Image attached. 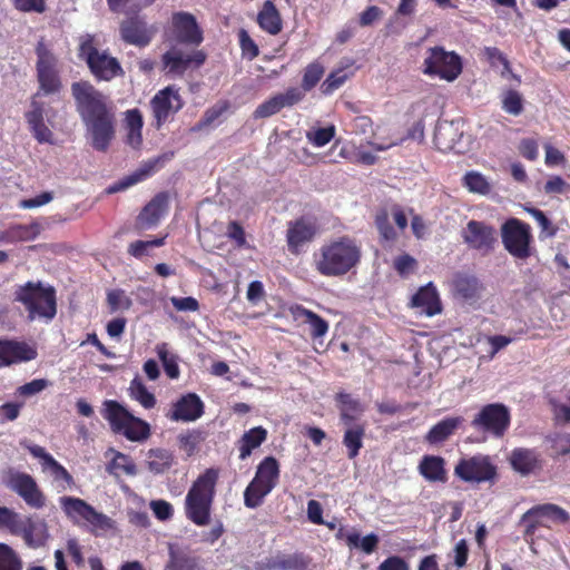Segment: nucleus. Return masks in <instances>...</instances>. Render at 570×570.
Here are the masks:
<instances>
[{
    "mask_svg": "<svg viewBox=\"0 0 570 570\" xmlns=\"http://www.w3.org/2000/svg\"><path fill=\"white\" fill-rule=\"evenodd\" d=\"M71 94L89 144L98 151L107 150L116 134L115 112L108 98L88 81L73 82Z\"/></svg>",
    "mask_w": 570,
    "mask_h": 570,
    "instance_id": "1",
    "label": "nucleus"
},
{
    "mask_svg": "<svg viewBox=\"0 0 570 570\" xmlns=\"http://www.w3.org/2000/svg\"><path fill=\"white\" fill-rule=\"evenodd\" d=\"M361 259V244L344 235L323 243L313 253L312 266L321 276L343 277L354 272Z\"/></svg>",
    "mask_w": 570,
    "mask_h": 570,
    "instance_id": "2",
    "label": "nucleus"
},
{
    "mask_svg": "<svg viewBox=\"0 0 570 570\" xmlns=\"http://www.w3.org/2000/svg\"><path fill=\"white\" fill-rule=\"evenodd\" d=\"M219 470L206 469L193 482L185 498V515L198 527L210 523L212 507L216 495Z\"/></svg>",
    "mask_w": 570,
    "mask_h": 570,
    "instance_id": "3",
    "label": "nucleus"
},
{
    "mask_svg": "<svg viewBox=\"0 0 570 570\" xmlns=\"http://www.w3.org/2000/svg\"><path fill=\"white\" fill-rule=\"evenodd\" d=\"M0 529L21 537L24 544L31 549L45 547L50 539L49 525L45 519L35 515L22 517L13 509L1 505Z\"/></svg>",
    "mask_w": 570,
    "mask_h": 570,
    "instance_id": "4",
    "label": "nucleus"
},
{
    "mask_svg": "<svg viewBox=\"0 0 570 570\" xmlns=\"http://www.w3.org/2000/svg\"><path fill=\"white\" fill-rule=\"evenodd\" d=\"M58 501L62 512L73 524L86 527L95 533L114 528L115 522L108 515L97 511L82 499L63 495Z\"/></svg>",
    "mask_w": 570,
    "mask_h": 570,
    "instance_id": "5",
    "label": "nucleus"
},
{
    "mask_svg": "<svg viewBox=\"0 0 570 570\" xmlns=\"http://www.w3.org/2000/svg\"><path fill=\"white\" fill-rule=\"evenodd\" d=\"M17 299L21 302L31 321L43 318L51 321L56 313V294L52 287H46L40 283L28 282L17 291Z\"/></svg>",
    "mask_w": 570,
    "mask_h": 570,
    "instance_id": "6",
    "label": "nucleus"
},
{
    "mask_svg": "<svg viewBox=\"0 0 570 570\" xmlns=\"http://www.w3.org/2000/svg\"><path fill=\"white\" fill-rule=\"evenodd\" d=\"M102 415L109 422L114 432L122 434L130 441H142L149 436V424L134 416L116 401H105Z\"/></svg>",
    "mask_w": 570,
    "mask_h": 570,
    "instance_id": "7",
    "label": "nucleus"
},
{
    "mask_svg": "<svg viewBox=\"0 0 570 570\" xmlns=\"http://www.w3.org/2000/svg\"><path fill=\"white\" fill-rule=\"evenodd\" d=\"M279 479V465L275 458H265L257 466L254 479L244 491V504L249 509H256L263 504L264 499L277 485Z\"/></svg>",
    "mask_w": 570,
    "mask_h": 570,
    "instance_id": "8",
    "label": "nucleus"
},
{
    "mask_svg": "<svg viewBox=\"0 0 570 570\" xmlns=\"http://www.w3.org/2000/svg\"><path fill=\"white\" fill-rule=\"evenodd\" d=\"M462 70V58L456 52L448 51L440 46L431 47L426 50L422 63V72L425 76L453 82L460 77Z\"/></svg>",
    "mask_w": 570,
    "mask_h": 570,
    "instance_id": "9",
    "label": "nucleus"
},
{
    "mask_svg": "<svg viewBox=\"0 0 570 570\" xmlns=\"http://www.w3.org/2000/svg\"><path fill=\"white\" fill-rule=\"evenodd\" d=\"M79 56L98 79L110 80L122 72L119 61L108 52L98 50L89 35L80 39Z\"/></svg>",
    "mask_w": 570,
    "mask_h": 570,
    "instance_id": "10",
    "label": "nucleus"
},
{
    "mask_svg": "<svg viewBox=\"0 0 570 570\" xmlns=\"http://www.w3.org/2000/svg\"><path fill=\"white\" fill-rule=\"evenodd\" d=\"M504 248L515 258L525 259L530 256L532 239L530 226L517 218H510L501 228Z\"/></svg>",
    "mask_w": 570,
    "mask_h": 570,
    "instance_id": "11",
    "label": "nucleus"
},
{
    "mask_svg": "<svg viewBox=\"0 0 570 570\" xmlns=\"http://www.w3.org/2000/svg\"><path fill=\"white\" fill-rule=\"evenodd\" d=\"M205 60L203 50H189L178 46H173L161 57L164 70L170 77H181L187 70L199 68Z\"/></svg>",
    "mask_w": 570,
    "mask_h": 570,
    "instance_id": "12",
    "label": "nucleus"
},
{
    "mask_svg": "<svg viewBox=\"0 0 570 570\" xmlns=\"http://www.w3.org/2000/svg\"><path fill=\"white\" fill-rule=\"evenodd\" d=\"M4 482L28 507L38 510L46 505V495L30 474L11 470Z\"/></svg>",
    "mask_w": 570,
    "mask_h": 570,
    "instance_id": "13",
    "label": "nucleus"
},
{
    "mask_svg": "<svg viewBox=\"0 0 570 570\" xmlns=\"http://www.w3.org/2000/svg\"><path fill=\"white\" fill-rule=\"evenodd\" d=\"M454 473L465 482H493L497 476V468L489 456L478 454L461 459L454 469Z\"/></svg>",
    "mask_w": 570,
    "mask_h": 570,
    "instance_id": "14",
    "label": "nucleus"
},
{
    "mask_svg": "<svg viewBox=\"0 0 570 570\" xmlns=\"http://www.w3.org/2000/svg\"><path fill=\"white\" fill-rule=\"evenodd\" d=\"M350 126L351 134L364 137L365 145L371 147L374 151H385L391 147L399 145L401 141V139L394 137L386 130L381 132L380 127L374 131L372 119L367 116L355 117Z\"/></svg>",
    "mask_w": 570,
    "mask_h": 570,
    "instance_id": "15",
    "label": "nucleus"
},
{
    "mask_svg": "<svg viewBox=\"0 0 570 570\" xmlns=\"http://www.w3.org/2000/svg\"><path fill=\"white\" fill-rule=\"evenodd\" d=\"M168 40L183 45L198 46L203 42V31L199 28L196 18L188 12H175L171 22L166 30Z\"/></svg>",
    "mask_w": 570,
    "mask_h": 570,
    "instance_id": "16",
    "label": "nucleus"
},
{
    "mask_svg": "<svg viewBox=\"0 0 570 570\" xmlns=\"http://www.w3.org/2000/svg\"><path fill=\"white\" fill-rule=\"evenodd\" d=\"M510 423V413L503 404L494 403L485 405L472 421V425L481 431L501 436Z\"/></svg>",
    "mask_w": 570,
    "mask_h": 570,
    "instance_id": "17",
    "label": "nucleus"
},
{
    "mask_svg": "<svg viewBox=\"0 0 570 570\" xmlns=\"http://www.w3.org/2000/svg\"><path fill=\"white\" fill-rule=\"evenodd\" d=\"M183 104L179 91L175 86H168L159 90L150 101L157 127H160L170 116L179 111Z\"/></svg>",
    "mask_w": 570,
    "mask_h": 570,
    "instance_id": "18",
    "label": "nucleus"
},
{
    "mask_svg": "<svg viewBox=\"0 0 570 570\" xmlns=\"http://www.w3.org/2000/svg\"><path fill=\"white\" fill-rule=\"evenodd\" d=\"M39 92L33 97L30 110L26 112V119L29 125L30 131L40 144H52L53 135L50 128L46 125L45 119L52 125L51 109L47 108L43 104L37 100Z\"/></svg>",
    "mask_w": 570,
    "mask_h": 570,
    "instance_id": "19",
    "label": "nucleus"
},
{
    "mask_svg": "<svg viewBox=\"0 0 570 570\" xmlns=\"http://www.w3.org/2000/svg\"><path fill=\"white\" fill-rule=\"evenodd\" d=\"M464 243L472 249L488 254L497 242V233L492 226L482 222L470 220L461 233Z\"/></svg>",
    "mask_w": 570,
    "mask_h": 570,
    "instance_id": "20",
    "label": "nucleus"
},
{
    "mask_svg": "<svg viewBox=\"0 0 570 570\" xmlns=\"http://www.w3.org/2000/svg\"><path fill=\"white\" fill-rule=\"evenodd\" d=\"M318 225L313 217H301L291 222L287 227V245L292 253H299L301 248L312 242L318 234Z\"/></svg>",
    "mask_w": 570,
    "mask_h": 570,
    "instance_id": "21",
    "label": "nucleus"
},
{
    "mask_svg": "<svg viewBox=\"0 0 570 570\" xmlns=\"http://www.w3.org/2000/svg\"><path fill=\"white\" fill-rule=\"evenodd\" d=\"M37 356V347L32 344L17 340H0V367L27 363Z\"/></svg>",
    "mask_w": 570,
    "mask_h": 570,
    "instance_id": "22",
    "label": "nucleus"
},
{
    "mask_svg": "<svg viewBox=\"0 0 570 570\" xmlns=\"http://www.w3.org/2000/svg\"><path fill=\"white\" fill-rule=\"evenodd\" d=\"M30 454L39 459L41 469L45 473H49L52 479L60 483L62 490L70 488L75 484L71 474L62 466L50 453L42 446L36 444L26 445Z\"/></svg>",
    "mask_w": 570,
    "mask_h": 570,
    "instance_id": "23",
    "label": "nucleus"
},
{
    "mask_svg": "<svg viewBox=\"0 0 570 570\" xmlns=\"http://www.w3.org/2000/svg\"><path fill=\"white\" fill-rule=\"evenodd\" d=\"M204 414V402L195 393H187L171 404L166 416L173 422H195Z\"/></svg>",
    "mask_w": 570,
    "mask_h": 570,
    "instance_id": "24",
    "label": "nucleus"
},
{
    "mask_svg": "<svg viewBox=\"0 0 570 570\" xmlns=\"http://www.w3.org/2000/svg\"><path fill=\"white\" fill-rule=\"evenodd\" d=\"M411 306L429 317L442 312L439 293L432 283L422 286L411 299Z\"/></svg>",
    "mask_w": 570,
    "mask_h": 570,
    "instance_id": "25",
    "label": "nucleus"
},
{
    "mask_svg": "<svg viewBox=\"0 0 570 570\" xmlns=\"http://www.w3.org/2000/svg\"><path fill=\"white\" fill-rule=\"evenodd\" d=\"M512 468L522 475L534 473L542 466L540 454L531 449L518 448L510 454Z\"/></svg>",
    "mask_w": 570,
    "mask_h": 570,
    "instance_id": "26",
    "label": "nucleus"
},
{
    "mask_svg": "<svg viewBox=\"0 0 570 570\" xmlns=\"http://www.w3.org/2000/svg\"><path fill=\"white\" fill-rule=\"evenodd\" d=\"M42 230L38 222L29 224H14L0 232V243L14 244L19 242H31L36 239Z\"/></svg>",
    "mask_w": 570,
    "mask_h": 570,
    "instance_id": "27",
    "label": "nucleus"
},
{
    "mask_svg": "<svg viewBox=\"0 0 570 570\" xmlns=\"http://www.w3.org/2000/svg\"><path fill=\"white\" fill-rule=\"evenodd\" d=\"M289 313L295 322L309 325L314 338L323 337L328 331V324L324 318L301 305L291 306Z\"/></svg>",
    "mask_w": 570,
    "mask_h": 570,
    "instance_id": "28",
    "label": "nucleus"
},
{
    "mask_svg": "<svg viewBox=\"0 0 570 570\" xmlns=\"http://www.w3.org/2000/svg\"><path fill=\"white\" fill-rule=\"evenodd\" d=\"M154 33V30L140 20H130L121 26L122 39L140 47L148 45Z\"/></svg>",
    "mask_w": 570,
    "mask_h": 570,
    "instance_id": "29",
    "label": "nucleus"
},
{
    "mask_svg": "<svg viewBox=\"0 0 570 570\" xmlns=\"http://www.w3.org/2000/svg\"><path fill=\"white\" fill-rule=\"evenodd\" d=\"M257 23L265 32L276 36L282 31L283 21L275 4L267 0L257 13Z\"/></svg>",
    "mask_w": 570,
    "mask_h": 570,
    "instance_id": "30",
    "label": "nucleus"
},
{
    "mask_svg": "<svg viewBox=\"0 0 570 570\" xmlns=\"http://www.w3.org/2000/svg\"><path fill=\"white\" fill-rule=\"evenodd\" d=\"M168 197L165 194L157 195L150 200L138 217L141 227L148 228L157 224L167 210Z\"/></svg>",
    "mask_w": 570,
    "mask_h": 570,
    "instance_id": "31",
    "label": "nucleus"
},
{
    "mask_svg": "<svg viewBox=\"0 0 570 570\" xmlns=\"http://www.w3.org/2000/svg\"><path fill=\"white\" fill-rule=\"evenodd\" d=\"M452 287L455 295L464 299L478 298L483 291L480 281L475 276L466 274L455 275L452 281Z\"/></svg>",
    "mask_w": 570,
    "mask_h": 570,
    "instance_id": "32",
    "label": "nucleus"
},
{
    "mask_svg": "<svg viewBox=\"0 0 570 570\" xmlns=\"http://www.w3.org/2000/svg\"><path fill=\"white\" fill-rule=\"evenodd\" d=\"M461 134L453 122H441L436 126L434 132V144L441 151H450L456 148Z\"/></svg>",
    "mask_w": 570,
    "mask_h": 570,
    "instance_id": "33",
    "label": "nucleus"
},
{
    "mask_svg": "<svg viewBox=\"0 0 570 570\" xmlns=\"http://www.w3.org/2000/svg\"><path fill=\"white\" fill-rule=\"evenodd\" d=\"M444 460L438 455H425L422 458L419 471L430 482H445L446 470Z\"/></svg>",
    "mask_w": 570,
    "mask_h": 570,
    "instance_id": "34",
    "label": "nucleus"
},
{
    "mask_svg": "<svg viewBox=\"0 0 570 570\" xmlns=\"http://www.w3.org/2000/svg\"><path fill=\"white\" fill-rule=\"evenodd\" d=\"M535 514L543 517V520L548 522L549 527H551V524L566 523L570 519L569 513L564 509L552 503L540 504L529 509L527 519Z\"/></svg>",
    "mask_w": 570,
    "mask_h": 570,
    "instance_id": "35",
    "label": "nucleus"
},
{
    "mask_svg": "<svg viewBox=\"0 0 570 570\" xmlns=\"http://www.w3.org/2000/svg\"><path fill=\"white\" fill-rule=\"evenodd\" d=\"M267 431L256 426L245 432L238 442L239 459L246 460L266 440Z\"/></svg>",
    "mask_w": 570,
    "mask_h": 570,
    "instance_id": "36",
    "label": "nucleus"
},
{
    "mask_svg": "<svg viewBox=\"0 0 570 570\" xmlns=\"http://www.w3.org/2000/svg\"><path fill=\"white\" fill-rule=\"evenodd\" d=\"M463 422L462 417H446L435 424L426 434L425 440L430 444H439L451 436Z\"/></svg>",
    "mask_w": 570,
    "mask_h": 570,
    "instance_id": "37",
    "label": "nucleus"
},
{
    "mask_svg": "<svg viewBox=\"0 0 570 570\" xmlns=\"http://www.w3.org/2000/svg\"><path fill=\"white\" fill-rule=\"evenodd\" d=\"M106 456H110V463L107 466V471L109 473L117 476L120 474H136V465L128 455L114 449H109L106 452Z\"/></svg>",
    "mask_w": 570,
    "mask_h": 570,
    "instance_id": "38",
    "label": "nucleus"
},
{
    "mask_svg": "<svg viewBox=\"0 0 570 570\" xmlns=\"http://www.w3.org/2000/svg\"><path fill=\"white\" fill-rule=\"evenodd\" d=\"M126 130L127 144L132 148H138L141 145L142 136V116L139 110L131 109L126 112Z\"/></svg>",
    "mask_w": 570,
    "mask_h": 570,
    "instance_id": "39",
    "label": "nucleus"
},
{
    "mask_svg": "<svg viewBox=\"0 0 570 570\" xmlns=\"http://www.w3.org/2000/svg\"><path fill=\"white\" fill-rule=\"evenodd\" d=\"M341 419L345 425H352L363 413L364 409L361 403L353 399L350 394L341 393L337 395Z\"/></svg>",
    "mask_w": 570,
    "mask_h": 570,
    "instance_id": "40",
    "label": "nucleus"
},
{
    "mask_svg": "<svg viewBox=\"0 0 570 570\" xmlns=\"http://www.w3.org/2000/svg\"><path fill=\"white\" fill-rule=\"evenodd\" d=\"M365 429L361 424L346 425L343 443L347 449L350 459H354L363 446Z\"/></svg>",
    "mask_w": 570,
    "mask_h": 570,
    "instance_id": "41",
    "label": "nucleus"
},
{
    "mask_svg": "<svg viewBox=\"0 0 570 570\" xmlns=\"http://www.w3.org/2000/svg\"><path fill=\"white\" fill-rule=\"evenodd\" d=\"M364 147V144L355 145L351 142L341 149L340 155L352 163L374 165L377 157L372 151L365 150Z\"/></svg>",
    "mask_w": 570,
    "mask_h": 570,
    "instance_id": "42",
    "label": "nucleus"
},
{
    "mask_svg": "<svg viewBox=\"0 0 570 570\" xmlns=\"http://www.w3.org/2000/svg\"><path fill=\"white\" fill-rule=\"evenodd\" d=\"M463 186L473 194L488 195L491 193L493 184L483 174L476 170H470L463 176Z\"/></svg>",
    "mask_w": 570,
    "mask_h": 570,
    "instance_id": "43",
    "label": "nucleus"
},
{
    "mask_svg": "<svg viewBox=\"0 0 570 570\" xmlns=\"http://www.w3.org/2000/svg\"><path fill=\"white\" fill-rule=\"evenodd\" d=\"M379 541V537L375 533H370L361 538L357 531L352 530L351 534L346 535V544L348 548L360 549L366 554H371L375 551Z\"/></svg>",
    "mask_w": 570,
    "mask_h": 570,
    "instance_id": "44",
    "label": "nucleus"
},
{
    "mask_svg": "<svg viewBox=\"0 0 570 570\" xmlns=\"http://www.w3.org/2000/svg\"><path fill=\"white\" fill-rule=\"evenodd\" d=\"M129 395L145 409H153L156 404L155 395L148 391L139 377H135L129 385Z\"/></svg>",
    "mask_w": 570,
    "mask_h": 570,
    "instance_id": "45",
    "label": "nucleus"
},
{
    "mask_svg": "<svg viewBox=\"0 0 570 570\" xmlns=\"http://www.w3.org/2000/svg\"><path fill=\"white\" fill-rule=\"evenodd\" d=\"M173 463L171 454L161 449L150 450L148 452L147 464L151 472L161 473Z\"/></svg>",
    "mask_w": 570,
    "mask_h": 570,
    "instance_id": "46",
    "label": "nucleus"
},
{
    "mask_svg": "<svg viewBox=\"0 0 570 570\" xmlns=\"http://www.w3.org/2000/svg\"><path fill=\"white\" fill-rule=\"evenodd\" d=\"M156 352L163 363L166 374L170 379H177L180 373L177 363V357L169 352L168 345L166 343L158 344L156 346Z\"/></svg>",
    "mask_w": 570,
    "mask_h": 570,
    "instance_id": "47",
    "label": "nucleus"
},
{
    "mask_svg": "<svg viewBox=\"0 0 570 570\" xmlns=\"http://www.w3.org/2000/svg\"><path fill=\"white\" fill-rule=\"evenodd\" d=\"M159 163V159L155 160L153 164L146 165L144 168H140L139 170L135 171L134 174L125 177L118 184L111 186L109 188L110 193L122 190L127 187H130L145 178H147L153 171L155 166Z\"/></svg>",
    "mask_w": 570,
    "mask_h": 570,
    "instance_id": "48",
    "label": "nucleus"
},
{
    "mask_svg": "<svg viewBox=\"0 0 570 570\" xmlns=\"http://www.w3.org/2000/svg\"><path fill=\"white\" fill-rule=\"evenodd\" d=\"M20 556L9 544L0 543V570H22Z\"/></svg>",
    "mask_w": 570,
    "mask_h": 570,
    "instance_id": "49",
    "label": "nucleus"
},
{
    "mask_svg": "<svg viewBox=\"0 0 570 570\" xmlns=\"http://www.w3.org/2000/svg\"><path fill=\"white\" fill-rule=\"evenodd\" d=\"M335 126L331 125L324 128H311L305 137L314 147L321 148L327 145L335 137Z\"/></svg>",
    "mask_w": 570,
    "mask_h": 570,
    "instance_id": "50",
    "label": "nucleus"
},
{
    "mask_svg": "<svg viewBox=\"0 0 570 570\" xmlns=\"http://www.w3.org/2000/svg\"><path fill=\"white\" fill-rule=\"evenodd\" d=\"M352 76V72L344 68L332 71L322 83V91L325 95L333 94Z\"/></svg>",
    "mask_w": 570,
    "mask_h": 570,
    "instance_id": "51",
    "label": "nucleus"
},
{
    "mask_svg": "<svg viewBox=\"0 0 570 570\" xmlns=\"http://www.w3.org/2000/svg\"><path fill=\"white\" fill-rule=\"evenodd\" d=\"M37 71H57V58L43 42L37 46Z\"/></svg>",
    "mask_w": 570,
    "mask_h": 570,
    "instance_id": "52",
    "label": "nucleus"
},
{
    "mask_svg": "<svg viewBox=\"0 0 570 570\" xmlns=\"http://www.w3.org/2000/svg\"><path fill=\"white\" fill-rule=\"evenodd\" d=\"M40 89L45 94H55L60 90L61 82L57 71H37Z\"/></svg>",
    "mask_w": 570,
    "mask_h": 570,
    "instance_id": "53",
    "label": "nucleus"
},
{
    "mask_svg": "<svg viewBox=\"0 0 570 570\" xmlns=\"http://www.w3.org/2000/svg\"><path fill=\"white\" fill-rule=\"evenodd\" d=\"M107 301L112 312L127 311L132 305L131 298L122 289L110 291Z\"/></svg>",
    "mask_w": 570,
    "mask_h": 570,
    "instance_id": "54",
    "label": "nucleus"
},
{
    "mask_svg": "<svg viewBox=\"0 0 570 570\" xmlns=\"http://www.w3.org/2000/svg\"><path fill=\"white\" fill-rule=\"evenodd\" d=\"M324 75V67L320 62L309 63L304 72L302 86L304 90H311Z\"/></svg>",
    "mask_w": 570,
    "mask_h": 570,
    "instance_id": "55",
    "label": "nucleus"
},
{
    "mask_svg": "<svg viewBox=\"0 0 570 570\" xmlns=\"http://www.w3.org/2000/svg\"><path fill=\"white\" fill-rule=\"evenodd\" d=\"M165 238H155L153 240H136L128 246V253L136 258L145 256L149 248L160 247L164 245Z\"/></svg>",
    "mask_w": 570,
    "mask_h": 570,
    "instance_id": "56",
    "label": "nucleus"
},
{
    "mask_svg": "<svg viewBox=\"0 0 570 570\" xmlns=\"http://www.w3.org/2000/svg\"><path fill=\"white\" fill-rule=\"evenodd\" d=\"M283 104L279 99V96L276 95L268 100L261 104L256 110L254 111L255 118H267L275 114H277L281 109H283Z\"/></svg>",
    "mask_w": 570,
    "mask_h": 570,
    "instance_id": "57",
    "label": "nucleus"
},
{
    "mask_svg": "<svg viewBox=\"0 0 570 570\" xmlns=\"http://www.w3.org/2000/svg\"><path fill=\"white\" fill-rule=\"evenodd\" d=\"M502 108L508 114L518 116L522 112L523 105L521 95L518 91L509 90L502 99Z\"/></svg>",
    "mask_w": 570,
    "mask_h": 570,
    "instance_id": "58",
    "label": "nucleus"
},
{
    "mask_svg": "<svg viewBox=\"0 0 570 570\" xmlns=\"http://www.w3.org/2000/svg\"><path fill=\"white\" fill-rule=\"evenodd\" d=\"M394 268L402 277H407L413 274L416 269V259L409 254H403L394 259Z\"/></svg>",
    "mask_w": 570,
    "mask_h": 570,
    "instance_id": "59",
    "label": "nucleus"
},
{
    "mask_svg": "<svg viewBox=\"0 0 570 570\" xmlns=\"http://www.w3.org/2000/svg\"><path fill=\"white\" fill-rule=\"evenodd\" d=\"M375 225L385 240H394L397 237L396 232L390 224L389 215L385 210L380 212L375 218Z\"/></svg>",
    "mask_w": 570,
    "mask_h": 570,
    "instance_id": "60",
    "label": "nucleus"
},
{
    "mask_svg": "<svg viewBox=\"0 0 570 570\" xmlns=\"http://www.w3.org/2000/svg\"><path fill=\"white\" fill-rule=\"evenodd\" d=\"M468 556H469V548H468V543L464 539H461L460 541H458L455 543L452 552L449 554V557L453 561V564L459 569L465 566Z\"/></svg>",
    "mask_w": 570,
    "mask_h": 570,
    "instance_id": "61",
    "label": "nucleus"
},
{
    "mask_svg": "<svg viewBox=\"0 0 570 570\" xmlns=\"http://www.w3.org/2000/svg\"><path fill=\"white\" fill-rule=\"evenodd\" d=\"M239 37V43L243 51V56L248 58L249 60L256 58L259 53L257 45L254 42V40L249 37L247 31L240 30L238 33Z\"/></svg>",
    "mask_w": 570,
    "mask_h": 570,
    "instance_id": "62",
    "label": "nucleus"
},
{
    "mask_svg": "<svg viewBox=\"0 0 570 570\" xmlns=\"http://www.w3.org/2000/svg\"><path fill=\"white\" fill-rule=\"evenodd\" d=\"M553 413L558 422H570V392L567 395L566 402H558L553 404Z\"/></svg>",
    "mask_w": 570,
    "mask_h": 570,
    "instance_id": "63",
    "label": "nucleus"
},
{
    "mask_svg": "<svg viewBox=\"0 0 570 570\" xmlns=\"http://www.w3.org/2000/svg\"><path fill=\"white\" fill-rule=\"evenodd\" d=\"M379 570H410L409 563L399 556H392L382 561Z\"/></svg>",
    "mask_w": 570,
    "mask_h": 570,
    "instance_id": "64",
    "label": "nucleus"
}]
</instances>
